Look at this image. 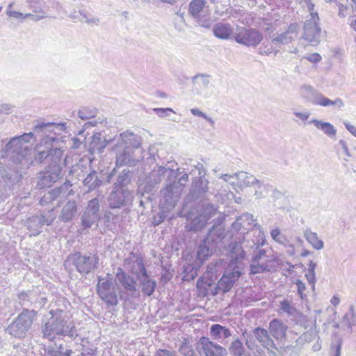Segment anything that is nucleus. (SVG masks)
<instances>
[{"mask_svg":"<svg viewBox=\"0 0 356 356\" xmlns=\"http://www.w3.org/2000/svg\"><path fill=\"white\" fill-rule=\"evenodd\" d=\"M37 312L24 309L9 326L10 334L17 338H24L37 316Z\"/></svg>","mask_w":356,"mask_h":356,"instance_id":"f257e3e1","label":"nucleus"},{"mask_svg":"<svg viewBox=\"0 0 356 356\" xmlns=\"http://www.w3.org/2000/svg\"><path fill=\"white\" fill-rule=\"evenodd\" d=\"M51 316L42 327L44 338L53 341L56 335H62L66 328V321L62 316V311H51Z\"/></svg>","mask_w":356,"mask_h":356,"instance_id":"f03ea898","label":"nucleus"},{"mask_svg":"<svg viewBox=\"0 0 356 356\" xmlns=\"http://www.w3.org/2000/svg\"><path fill=\"white\" fill-rule=\"evenodd\" d=\"M241 275L242 273L237 266H233L232 263L229 264L227 268L216 284L214 290L212 291V296H215L220 293L229 292Z\"/></svg>","mask_w":356,"mask_h":356,"instance_id":"7ed1b4c3","label":"nucleus"},{"mask_svg":"<svg viewBox=\"0 0 356 356\" xmlns=\"http://www.w3.org/2000/svg\"><path fill=\"white\" fill-rule=\"evenodd\" d=\"M97 293L101 300L107 305L115 306L118 305V296L112 277L110 276L106 277L104 280L99 277L97 284Z\"/></svg>","mask_w":356,"mask_h":356,"instance_id":"20e7f679","label":"nucleus"},{"mask_svg":"<svg viewBox=\"0 0 356 356\" xmlns=\"http://www.w3.org/2000/svg\"><path fill=\"white\" fill-rule=\"evenodd\" d=\"M216 280L217 276L215 273L209 270L204 273L197 282V296L204 298L209 295L212 296V291L214 290Z\"/></svg>","mask_w":356,"mask_h":356,"instance_id":"39448f33","label":"nucleus"},{"mask_svg":"<svg viewBox=\"0 0 356 356\" xmlns=\"http://www.w3.org/2000/svg\"><path fill=\"white\" fill-rule=\"evenodd\" d=\"M236 41L245 46L255 47L263 40L262 34L254 29L242 28L235 35Z\"/></svg>","mask_w":356,"mask_h":356,"instance_id":"423d86ee","label":"nucleus"},{"mask_svg":"<svg viewBox=\"0 0 356 356\" xmlns=\"http://www.w3.org/2000/svg\"><path fill=\"white\" fill-rule=\"evenodd\" d=\"M74 264L81 273L88 274L97 267L99 257L96 254L92 256L81 255L79 252L73 255Z\"/></svg>","mask_w":356,"mask_h":356,"instance_id":"0eeeda50","label":"nucleus"},{"mask_svg":"<svg viewBox=\"0 0 356 356\" xmlns=\"http://www.w3.org/2000/svg\"><path fill=\"white\" fill-rule=\"evenodd\" d=\"M197 349L205 356H226L227 355L225 348L213 343L206 337H202L199 339Z\"/></svg>","mask_w":356,"mask_h":356,"instance_id":"6e6552de","label":"nucleus"},{"mask_svg":"<svg viewBox=\"0 0 356 356\" xmlns=\"http://www.w3.org/2000/svg\"><path fill=\"white\" fill-rule=\"evenodd\" d=\"M287 326L280 320L275 318L269 323V332L275 339H284L286 337Z\"/></svg>","mask_w":356,"mask_h":356,"instance_id":"1a4fd4ad","label":"nucleus"},{"mask_svg":"<svg viewBox=\"0 0 356 356\" xmlns=\"http://www.w3.org/2000/svg\"><path fill=\"white\" fill-rule=\"evenodd\" d=\"M213 33L216 37L226 40L228 39L233 33L232 27L227 24H218L213 27Z\"/></svg>","mask_w":356,"mask_h":356,"instance_id":"9d476101","label":"nucleus"},{"mask_svg":"<svg viewBox=\"0 0 356 356\" xmlns=\"http://www.w3.org/2000/svg\"><path fill=\"white\" fill-rule=\"evenodd\" d=\"M210 333L214 339H219L221 337L227 339L232 335L228 328L220 324L212 325L210 327Z\"/></svg>","mask_w":356,"mask_h":356,"instance_id":"9b49d317","label":"nucleus"},{"mask_svg":"<svg viewBox=\"0 0 356 356\" xmlns=\"http://www.w3.org/2000/svg\"><path fill=\"white\" fill-rule=\"evenodd\" d=\"M261 257L260 256H254L252 258V264L250 266V273L255 275L258 273H263L268 271V265L266 264H260L259 259ZM265 263V262H263Z\"/></svg>","mask_w":356,"mask_h":356,"instance_id":"f8f14e48","label":"nucleus"},{"mask_svg":"<svg viewBox=\"0 0 356 356\" xmlns=\"http://www.w3.org/2000/svg\"><path fill=\"white\" fill-rule=\"evenodd\" d=\"M118 277L124 288L129 291L136 290V281L124 271L118 273Z\"/></svg>","mask_w":356,"mask_h":356,"instance_id":"ddd939ff","label":"nucleus"},{"mask_svg":"<svg viewBox=\"0 0 356 356\" xmlns=\"http://www.w3.org/2000/svg\"><path fill=\"white\" fill-rule=\"evenodd\" d=\"M311 123L314 124L315 127L322 130L325 134L329 136H334L336 135V130L334 126L329 122H323L317 120H313Z\"/></svg>","mask_w":356,"mask_h":356,"instance_id":"4468645a","label":"nucleus"},{"mask_svg":"<svg viewBox=\"0 0 356 356\" xmlns=\"http://www.w3.org/2000/svg\"><path fill=\"white\" fill-rule=\"evenodd\" d=\"M141 291L147 296H152L156 289V282L151 279H145L140 282Z\"/></svg>","mask_w":356,"mask_h":356,"instance_id":"2eb2a0df","label":"nucleus"},{"mask_svg":"<svg viewBox=\"0 0 356 356\" xmlns=\"http://www.w3.org/2000/svg\"><path fill=\"white\" fill-rule=\"evenodd\" d=\"M205 4V0H193L189 4V13L193 17H197Z\"/></svg>","mask_w":356,"mask_h":356,"instance_id":"dca6fc26","label":"nucleus"},{"mask_svg":"<svg viewBox=\"0 0 356 356\" xmlns=\"http://www.w3.org/2000/svg\"><path fill=\"white\" fill-rule=\"evenodd\" d=\"M307 241L316 250H321L323 248V242L318 237L317 234L312 232L305 233Z\"/></svg>","mask_w":356,"mask_h":356,"instance_id":"f3484780","label":"nucleus"},{"mask_svg":"<svg viewBox=\"0 0 356 356\" xmlns=\"http://www.w3.org/2000/svg\"><path fill=\"white\" fill-rule=\"evenodd\" d=\"M254 334L257 339L263 343L270 342L273 343V341L270 338L268 331L264 328L257 327L253 331Z\"/></svg>","mask_w":356,"mask_h":356,"instance_id":"a211bd4d","label":"nucleus"},{"mask_svg":"<svg viewBox=\"0 0 356 356\" xmlns=\"http://www.w3.org/2000/svg\"><path fill=\"white\" fill-rule=\"evenodd\" d=\"M229 349L234 356H242L244 353L243 343L239 339L234 340L232 343Z\"/></svg>","mask_w":356,"mask_h":356,"instance_id":"6ab92c4d","label":"nucleus"},{"mask_svg":"<svg viewBox=\"0 0 356 356\" xmlns=\"http://www.w3.org/2000/svg\"><path fill=\"white\" fill-rule=\"evenodd\" d=\"M254 256H260L261 257L259 259L260 264H263V261H265L264 264H266L268 265V271L270 270L271 268L273 266V264L275 261L274 259L272 257L268 256L266 254L265 250H259V252Z\"/></svg>","mask_w":356,"mask_h":356,"instance_id":"aec40b11","label":"nucleus"},{"mask_svg":"<svg viewBox=\"0 0 356 356\" xmlns=\"http://www.w3.org/2000/svg\"><path fill=\"white\" fill-rule=\"evenodd\" d=\"M316 264H314L312 261L309 264V268L308 273L305 274V277L309 282V284L311 285L312 289L313 291L315 290V283H316V277H315V268Z\"/></svg>","mask_w":356,"mask_h":356,"instance_id":"412c9836","label":"nucleus"},{"mask_svg":"<svg viewBox=\"0 0 356 356\" xmlns=\"http://www.w3.org/2000/svg\"><path fill=\"white\" fill-rule=\"evenodd\" d=\"M72 353V350H64L62 345H60L56 350H50L49 351L50 356H71Z\"/></svg>","mask_w":356,"mask_h":356,"instance_id":"4be33fe9","label":"nucleus"},{"mask_svg":"<svg viewBox=\"0 0 356 356\" xmlns=\"http://www.w3.org/2000/svg\"><path fill=\"white\" fill-rule=\"evenodd\" d=\"M337 103H339L340 104H342V102L340 99H337L335 101H332L329 99L327 97H321L317 102V104L322 106H331V105H335Z\"/></svg>","mask_w":356,"mask_h":356,"instance_id":"5701e85b","label":"nucleus"},{"mask_svg":"<svg viewBox=\"0 0 356 356\" xmlns=\"http://www.w3.org/2000/svg\"><path fill=\"white\" fill-rule=\"evenodd\" d=\"M296 284L297 285L298 294L300 295V298L303 299L306 297V294H305V291L306 290L305 284L299 280L296 281Z\"/></svg>","mask_w":356,"mask_h":356,"instance_id":"b1692460","label":"nucleus"},{"mask_svg":"<svg viewBox=\"0 0 356 356\" xmlns=\"http://www.w3.org/2000/svg\"><path fill=\"white\" fill-rule=\"evenodd\" d=\"M280 309L285 313L291 314L292 312L293 307L289 300H284L280 303Z\"/></svg>","mask_w":356,"mask_h":356,"instance_id":"393cba45","label":"nucleus"},{"mask_svg":"<svg viewBox=\"0 0 356 356\" xmlns=\"http://www.w3.org/2000/svg\"><path fill=\"white\" fill-rule=\"evenodd\" d=\"M234 250H236V253L237 256L234 258V260L242 259L245 257V251L242 249V248L238 245H236L232 251L234 253Z\"/></svg>","mask_w":356,"mask_h":356,"instance_id":"a878e982","label":"nucleus"},{"mask_svg":"<svg viewBox=\"0 0 356 356\" xmlns=\"http://www.w3.org/2000/svg\"><path fill=\"white\" fill-rule=\"evenodd\" d=\"M154 356H176L175 352H171L165 349H159L155 353Z\"/></svg>","mask_w":356,"mask_h":356,"instance_id":"bb28decb","label":"nucleus"},{"mask_svg":"<svg viewBox=\"0 0 356 356\" xmlns=\"http://www.w3.org/2000/svg\"><path fill=\"white\" fill-rule=\"evenodd\" d=\"M305 58L312 63H318L321 60V56L319 54L314 53L306 56Z\"/></svg>","mask_w":356,"mask_h":356,"instance_id":"cd10ccee","label":"nucleus"},{"mask_svg":"<svg viewBox=\"0 0 356 356\" xmlns=\"http://www.w3.org/2000/svg\"><path fill=\"white\" fill-rule=\"evenodd\" d=\"M270 235L274 241L277 242H281V240L280 238L281 233L279 229L276 228L273 229L270 232Z\"/></svg>","mask_w":356,"mask_h":356,"instance_id":"c85d7f7f","label":"nucleus"},{"mask_svg":"<svg viewBox=\"0 0 356 356\" xmlns=\"http://www.w3.org/2000/svg\"><path fill=\"white\" fill-rule=\"evenodd\" d=\"M346 128L353 135L356 137V127L351 124L349 122L345 123Z\"/></svg>","mask_w":356,"mask_h":356,"instance_id":"c756f323","label":"nucleus"},{"mask_svg":"<svg viewBox=\"0 0 356 356\" xmlns=\"http://www.w3.org/2000/svg\"><path fill=\"white\" fill-rule=\"evenodd\" d=\"M341 355V345L337 344L332 347V356H340Z\"/></svg>","mask_w":356,"mask_h":356,"instance_id":"7c9ffc66","label":"nucleus"},{"mask_svg":"<svg viewBox=\"0 0 356 356\" xmlns=\"http://www.w3.org/2000/svg\"><path fill=\"white\" fill-rule=\"evenodd\" d=\"M140 270L143 277H145V279H149L147 270L143 262L140 264Z\"/></svg>","mask_w":356,"mask_h":356,"instance_id":"2f4dec72","label":"nucleus"},{"mask_svg":"<svg viewBox=\"0 0 356 356\" xmlns=\"http://www.w3.org/2000/svg\"><path fill=\"white\" fill-rule=\"evenodd\" d=\"M191 113L194 115L205 118V115H204V113H202V112L200 111L198 108H193V109H191Z\"/></svg>","mask_w":356,"mask_h":356,"instance_id":"473e14b6","label":"nucleus"},{"mask_svg":"<svg viewBox=\"0 0 356 356\" xmlns=\"http://www.w3.org/2000/svg\"><path fill=\"white\" fill-rule=\"evenodd\" d=\"M340 302V299L339 297L336 296H334L331 300H330V302L332 305L334 306H337L339 305Z\"/></svg>","mask_w":356,"mask_h":356,"instance_id":"72a5a7b5","label":"nucleus"},{"mask_svg":"<svg viewBox=\"0 0 356 356\" xmlns=\"http://www.w3.org/2000/svg\"><path fill=\"white\" fill-rule=\"evenodd\" d=\"M347 10H348L347 6L341 5V6L339 7V15L344 17L345 13L346 12Z\"/></svg>","mask_w":356,"mask_h":356,"instance_id":"f704fd0d","label":"nucleus"},{"mask_svg":"<svg viewBox=\"0 0 356 356\" xmlns=\"http://www.w3.org/2000/svg\"><path fill=\"white\" fill-rule=\"evenodd\" d=\"M163 220H164V216H163L162 214H161V215L159 216V221H158V222H155V223H154V225H159L160 222H161Z\"/></svg>","mask_w":356,"mask_h":356,"instance_id":"c9c22d12","label":"nucleus"},{"mask_svg":"<svg viewBox=\"0 0 356 356\" xmlns=\"http://www.w3.org/2000/svg\"><path fill=\"white\" fill-rule=\"evenodd\" d=\"M309 254V252L307 250H305L301 253L302 257H307Z\"/></svg>","mask_w":356,"mask_h":356,"instance_id":"e433bc0d","label":"nucleus"},{"mask_svg":"<svg viewBox=\"0 0 356 356\" xmlns=\"http://www.w3.org/2000/svg\"><path fill=\"white\" fill-rule=\"evenodd\" d=\"M351 27L356 31V19L354 20L351 24Z\"/></svg>","mask_w":356,"mask_h":356,"instance_id":"4c0bfd02","label":"nucleus"},{"mask_svg":"<svg viewBox=\"0 0 356 356\" xmlns=\"http://www.w3.org/2000/svg\"><path fill=\"white\" fill-rule=\"evenodd\" d=\"M90 204H94L97 205V204H98V202H97V200H96V199H94V200H91V201H90Z\"/></svg>","mask_w":356,"mask_h":356,"instance_id":"58836bf2","label":"nucleus"},{"mask_svg":"<svg viewBox=\"0 0 356 356\" xmlns=\"http://www.w3.org/2000/svg\"><path fill=\"white\" fill-rule=\"evenodd\" d=\"M14 16L15 17H22V14L20 13H14Z\"/></svg>","mask_w":356,"mask_h":356,"instance_id":"ea45409f","label":"nucleus"},{"mask_svg":"<svg viewBox=\"0 0 356 356\" xmlns=\"http://www.w3.org/2000/svg\"><path fill=\"white\" fill-rule=\"evenodd\" d=\"M33 4H38V3L36 1H33L32 2Z\"/></svg>","mask_w":356,"mask_h":356,"instance_id":"a19ab883","label":"nucleus"}]
</instances>
